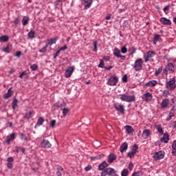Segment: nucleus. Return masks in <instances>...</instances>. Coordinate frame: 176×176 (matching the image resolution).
<instances>
[{
    "label": "nucleus",
    "mask_w": 176,
    "mask_h": 176,
    "mask_svg": "<svg viewBox=\"0 0 176 176\" xmlns=\"http://www.w3.org/2000/svg\"><path fill=\"white\" fill-rule=\"evenodd\" d=\"M159 39H160V35L156 34L153 38V44L156 45V43H157V42L159 41Z\"/></svg>",
    "instance_id": "nucleus-33"
},
{
    "label": "nucleus",
    "mask_w": 176,
    "mask_h": 176,
    "mask_svg": "<svg viewBox=\"0 0 176 176\" xmlns=\"http://www.w3.org/2000/svg\"><path fill=\"white\" fill-rule=\"evenodd\" d=\"M15 56H16V57H21V52H17Z\"/></svg>",
    "instance_id": "nucleus-59"
},
{
    "label": "nucleus",
    "mask_w": 176,
    "mask_h": 176,
    "mask_svg": "<svg viewBox=\"0 0 176 176\" xmlns=\"http://www.w3.org/2000/svg\"><path fill=\"white\" fill-rule=\"evenodd\" d=\"M85 171H90L91 170V166L88 165L87 167L85 168Z\"/></svg>",
    "instance_id": "nucleus-55"
},
{
    "label": "nucleus",
    "mask_w": 176,
    "mask_h": 176,
    "mask_svg": "<svg viewBox=\"0 0 176 176\" xmlns=\"http://www.w3.org/2000/svg\"><path fill=\"white\" fill-rule=\"evenodd\" d=\"M8 138H9L11 141H13V140L16 138V135L14 133H12L10 135L8 136Z\"/></svg>",
    "instance_id": "nucleus-44"
},
{
    "label": "nucleus",
    "mask_w": 176,
    "mask_h": 176,
    "mask_svg": "<svg viewBox=\"0 0 176 176\" xmlns=\"http://www.w3.org/2000/svg\"><path fill=\"white\" fill-rule=\"evenodd\" d=\"M166 89H168V90H170V91H173V90L175 89V78H170V80L166 83Z\"/></svg>",
    "instance_id": "nucleus-2"
},
{
    "label": "nucleus",
    "mask_w": 176,
    "mask_h": 176,
    "mask_svg": "<svg viewBox=\"0 0 176 176\" xmlns=\"http://www.w3.org/2000/svg\"><path fill=\"white\" fill-rule=\"evenodd\" d=\"M153 56H156L155 51H148L146 55L144 56L145 63H148Z\"/></svg>",
    "instance_id": "nucleus-7"
},
{
    "label": "nucleus",
    "mask_w": 176,
    "mask_h": 176,
    "mask_svg": "<svg viewBox=\"0 0 176 176\" xmlns=\"http://www.w3.org/2000/svg\"><path fill=\"white\" fill-rule=\"evenodd\" d=\"M47 49V45H46L44 47H43L38 52H39V53H46Z\"/></svg>",
    "instance_id": "nucleus-41"
},
{
    "label": "nucleus",
    "mask_w": 176,
    "mask_h": 176,
    "mask_svg": "<svg viewBox=\"0 0 176 176\" xmlns=\"http://www.w3.org/2000/svg\"><path fill=\"white\" fill-rule=\"evenodd\" d=\"M162 72V68H158L157 70L155 71V76H159V74H160V73Z\"/></svg>",
    "instance_id": "nucleus-47"
},
{
    "label": "nucleus",
    "mask_w": 176,
    "mask_h": 176,
    "mask_svg": "<svg viewBox=\"0 0 176 176\" xmlns=\"http://www.w3.org/2000/svg\"><path fill=\"white\" fill-rule=\"evenodd\" d=\"M42 148H50L52 146V144L47 140H43L41 143Z\"/></svg>",
    "instance_id": "nucleus-13"
},
{
    "label": "nucleus",
    "mask_w": 176,
    "mask_h": 176,
    "mask_svg": "<svg viewBox=\"0 0 176 176\" xmlns=\"http://www.w3.org/2000/svg\"><path fill=\"white\" fill-rule=\"evenodd\" d=\"M122 82H124V83H127V76L126 74L122 77Z\"/></svg>",
    "instance_id": "nucleus-50"
},
{
    "label": "nucleus",
    "mask_w": 176,
    "mask_h": 176,
    "mask_svg": "<svg viewBox=\"0 0 176 176\" xmlns=\"http://www.w3.org/2000/svg\"><path fill=\"white\" fill-rule=\"evenodd\" d=\"M56 120H51V122H50L51 127H52V128L56 127Z\"/></svg>",
    "instance_id": "nucleus-45"
},
{
    "label": "nucleus",
    "mask_w": 176,
    "mask_h": 176,
    "mask_svg": "<svg viewBox=\"0 0 176 176\" xmlns=\"http://www.w3.org/2000/svg\"><path fill=\"white\" fill-rule=\"evenodd\" d=\"M153 157L155 160H160V159H163V157H164V153L162 151L156 152L154 153Z\"/></svg>",
    "instance_id": "nucleus-10"
},
{
    "label": "nucleus",
    "mask_w": 176,
    "mask_h": 176,
    "mask_svg": "<svg viewBox=\"0 0 176 176\" xmlns=\"http://www.w3.org/2000/svg\"><path fill=\"white\" fill-rule=\"evenodd\" d=\"M168 9H170V6H166L164 8V12L166 13V12H167V10H168Z\"/></svg>",
    "instance_id": "nucleus-60"
},
{
    "label": "nucleus",
    "mask_w": 176,
    "mask_h": 176,
    "mask_svg": "<svg viewBox=\"0 0 176 176\" xmlns=\"http://www.w3.org/2000/svg\"><path fill=\"white\" fill-rule=\"evenodd\" d=\"M28 21H30V18L28 16H23L22 19L23 25H27V24H28Z\"/></svg>",
    "instance_id": "nucleus-30"
},
{
    "label": "nucleus",
    "mask_w": 176,
    "mask_h": 176,
    "mask_svg": "<svg viewBox=\"0 0 176 176\" xmlns=\"http://www.w3.org/2000/svg\"><path fill=\"white\" fill-rule=\"evenodd\" d=\"M75 70V67H69L66 71L65 74V78H71V75H72L74 71Z\"/></svg>",
    "instance_id": "nucleus-12"
},
{
    "label": "nucleus",
    "mask_w": 176,
    "mask_h": 176,
    "mask_svg": "<svg viewBox=\"0 0 176 176\" xmlns=\"http://www.w3.org/2000/svg\"><path fill=\"white\" fill-rule=\"evenodd\" d=\"M116 155L113 153L109 154L108 158H107V162L108 163H113L114 160H116Z\"/></svg>",
    "instance_id": "nucleus-18"
},
{
    "label": "nucleus",
    "mask_w": 176,
    "mask_h": 176,
    "mask_svg": "<svg viewBox=\"0 0 176 176\" xmlns=\"http://www.w3.org/2000/svg\"><path fill=\"white\" fill-rule=\"evenodd\" d=\"M149 135H151V130L145 129L143 131V133L142 134V138H144V140H146L149 138Z\"/></svg>",
    "instance_id": "nucleus-16"
},
{
    "label": "nucleus",
    "mask_w": 176,
    "mask_h": 176,
    "mask_svg": "<svg viewBox=\"0 0 176 176\" xmlns=\"http://www.w3.org/2000/svg\"><path fill=\"white\" fill-rule=\"evenodd\" d=\"M30 69H32V71H36L38 69V65L36 64H34L30 66Z\"/></svg>",
    "instance_id": "nucleus-40"
},
{
    "label": "nucleus",
    "mask_w": 176,
    "mask_h": 176,
    "mask_svg": "<svg viewBox=\"0 0 176 176\" xmlns=\"http://www.w3.org/2000/svg\"><path fill=\"white\" fill-rule=\"evenodd\" d=\"M156 85H157V81L156 80H151L146 83V86L148 87H154Z\"/></svg>",
    "instance_id": "nucleus-25"
},
{
    "label": "nucleus",
    "mask_w": 176,
    "mask_h": 176,
    "mask_svg": "<svg viewBox=\"0 0 176 176\" xmlns=\"http://www.w3.org/2000/svg\"><path fill=\"white\" fill-rule=\"evenodd\" d=\"M21 79H28V73L27 71H23L19 76Z\"/></svg>",
    "instance_id": "nucleus-27"
},
{
    "label": "nucleus",
    "mask_w": 176,
    "mask_h": 176,
    "mask_svg": "<svg viewBox=\"0 0 176 176\" xmlns=\"http://www.w3.org/2000/svg\"><path fill=\"white\" fill-rule=\"evenodd\" d=\"M121 175L122 176H127V175H129V170L128 169H124L121 172Z\"/></svg>",
    "instance_id": "nucleus-39"
},
{
    "label": "nucleus",
    "mask_w": 176,
    "mask_h": 176,
    "mask_svg": "<svg viewBox=\"0 0 176 176\" xmlns=\"http://www.w3.org/2000/svg\"><path fill=\"white\" fill-rule=\"evenodd\" d=\"M107 167H108V164H107V162H103L98 166V170L104 171Z\"/></svg>",
    "instance_id": "nucleus-21"
},
{
    "label": "nucleus",
    "mask_w": 176,
    "mask_h": 176,
    "mask_svg": "<svg viewBox=\"0 0 176 176\" xmlns=\"http://www.w3.org/2000/svg\"><path fill=\"white\" fill-rule=\"evenodd\" d=\"M152 94L147 92L142 96V98L143 101H146V102H148V101H151L152 100Z\"/></svg>",
    "instance_id": "nucleus-11"
},
{
    "label": "nucleus",
    "mask_w": 176,
    "mask_h": 176,
    "mask_svg": "<svg viewBox=\"0 0 176 176\" xmlns=\"http://www.w3.org/2000/svg\"><path fill=\"white\" fill-rule=\"evenodd\" d=\"M7 167L8 168H13V164H12V162H8L7 164Z\"/></svg>",
    "instance_id": "nucleus-52"
},
{
    "label": "nucleus",
    "mask_w": 176,
    "mask_h": 176,
    "mask_svg": "<svg viewBox=\"0 0 176 176\" xmlns=\"http://www.w3.org/2000/svg\"><path fill=\"white\" fill-rule=\"evenodd\" d=\"M121 53H122V54H126V53H127V48H126L125 46L121 48Z\"/></svg>",
    "instance_id": "nucleus-46"
},
{
    "label": "nucleus",
    "mask_w": 176,
    "mask_h": 176,
    "mask_svg": "<svg viewBox=\"0 0 176 176\" xmlns=\"http://www.w3.org/2000/svg\"><path fill=\"white\" fill-rule=\"evenodd\" d=\"M160 21H161L162 24L164 25H171V21L166 17L161 18Z\"/></svg>",
    "instance_id": "nucleus-14"
},
{
    "label": "nucleus",
    "mask_w": 176,
    "mask_h": 176,
    "mask_svg": "<svg viewBox=\"0 0 176 176\" xmlns=\"http://www.w3.org/2000/svg\"><path fill=\"white\" fill-rule=\"evenodd\" d=\"M99 68H104L105 66H104V60L100 59V64L98 65Z\"/></svg>",
    "instance_id": "nucleus-42"
},
{
    "label": "nucleus",
    "mask_w": 176,
    "mask_h": 176,
    "mask_svg": "<svg viewBox=\"0 0 176 176\" xmlns=\"http://www.w3.org/2000/svg\"><path fill=\"white\" fill-rule=\"evenodd\" d=\"M67 45H64L63 47L60 48V52H61V50H67Z\"/></svg>",
    "instance_id": "nucleus-57"
},
{
    "label": "nucleus",
    "mask_w": 176,
    "mask_h": 176,
    "mask_svg": "<svg viewBox=\"0 0 176 176\" xmlns=\"http://www.w3.org/2000/svg\"><path fill=\"white\" fill-rule=\"evenodd\" d=\"M12 94H13V91L9 89L8 93L4 95V98H6V100L10 98V97H12Z\"/></svg>",
    "instance_id": "nucleus-29"
},
{
    "label": "nucleus",
    "mask_w": 176,
    "mask_h": 176,
    "mask_svg": "<svg viewBox=\"0 0 176 176\" xmlns=\"http://www.w3.org/2000/svg\"><path fill=\"white\" fill-rule=\"evenodd\" d=\"M66 105L67 104L64 102H58L54 104V108H60V110H63V109L65 108Z\"/></svg>",
    "instance_id": "nucleus-17"
},
{
    "label": "nucleus",
    "mask_w": 176,
    "mask_h": 176,
    "mask_svg": "<svg viewBox=\"0 0 176 176\" xmlns=\"http://www.w3.org/2000/svg\"><path fill=\"white\" fill-rule=\"evenodd\" d=\"M113 55L117 57V58H120L121 60H126V56H123L120 53V50L118 48L113 50Z\"/></svg>",
    "instance_id": "nucleus-8"
},
{
    "label": "nucleus",
    "mask_w": 176,
    "mask_h": 176,
    "mask_svg": "<svg viewBox=\"0 0 176 176\" xmlns=\"http://www.w3.org/2000/svg\"><path fill=\"white\" fill-rule=\"evenodd\" d=\"M31 116H32V112L30 111L28 113H26L25 118H26V119H30Z\"/></svg>",
    "instance_id": "nucleus-43"
},
{
    "label": "nucleus",
    "mask_w": 176,
    "mask_h": 176,
    "mask_svg": "<svg viewBox=\"0 0 176 176\" xmlns=\"http://www.w3.org/2000/svg\"><path fill=\"white\" fill-rule=\"evenodd\" d=\"M129 145L127 144V143L124 142L123 143L120 147V151L121 153H123V152H125L126 150L127 149Z\"/></svg>",
    "instance_id": "nucleus-23"
},
{
    "label": "nucleus",
    "mask_w": 176,
    "mask_h": 176,
    "mask_svg": "<svg viewBox=\"0 0 176 176\" xmlns=\"http://www.w3.org/2000/svg\"><path fill=\"white\" fill-rule=\"evenodd\" d=\"M119 81V78L118 76H111L107 82L109 86H116L118 85V82Z\"/></svg>",
    "instance_id": "nucleus-3"
},
{
    "label": "nucleus",
    "mask_w": 176,
    "mask_h": 176,
    "mask_svg": "<svg viewBox=\"0 0 176 176\" xmlns=\"http://www.w3.org/2000/svg\"><path fill=\"white\" fill-rule=\"evenodd\" d=\"M8 163H13L14 162V159L12 157H10L7 160Z\"/></svg>",
    "instance_id": "nucleus-49"
},
{
    "label": "nucleus",
    "mask_w": 176,
    "mask_h": 176,
    "mask_svg": "<svg viewBox=\"0 0 176 176\" xmlns=\"http://www.w3.org/2000/svg\"><path fill=\"white\" fill-rule=\"evenodd\" d=\"M115 173H116L115 169H113L112 168H107L102 171L101 175L102 176H107V175L111 176L113 174H115Z\"/></svg>",
    "instance_id": "nucleus-6"
},
{
    "label": "nucleus",
    "mask_w": 176,
    "mask_h": 176,
    "mask_svg": "<svg viewBox=\"0 0 176 176\" xmlns=\"http://www.w3.org/2000/svg\"><path fill=\"white\" fill-rule=\"evenodd\" d=\"M142 64H144V61L142 58L136 60L133 66L135 71H141L142 69Z\"/></svg>",
    "instance_id": "nucleus-4"
},
{
    "label": "nucleus",
    "mask_w": 176,
    "mask_h": 176,
    "mask_svg": "<svg viewBox=\"0 0 176 176\" xmlns=\"http://www.w3.org/2000/svg\"><path fill=\"white\" fill-rule=\"evenodd\" d=\"M170 136H168V134L165 133L164 135V137L161 138L160 141L161 142H164V144H167L168 141H170Z\"/></svg>",
    "instance_id": "nucleus-20"
},
{
    "label": "nucleus",
    "mask_w": 176,
    "mask_h": 176,
    "mask_svg": "<svg viewBox=\"0 0 176 176\" xmlns=\"http://www.w3.org/2000/svg\"><path fill=\"white\" fill-rule=\"evenodd\" d=\"M94 157V159H96V160L102 159V157H104V155H96Z\"/></svg>",
    "instance_id": "nucleus-51"
},
{
    "label": "nucleus",
    "mask_w": 176,
    "mask_h": 176,
    "mask_svg": "<svg viewBox=\"0 0 176 176\" xmlns=\"http://www.w3.org/2000/svg\"><path fill=\"white\" fill-rule=\"evenodd\" d=\"M175 71V69L174 68V65L173 63H168L164 69V74L165 75H167L168 72L170 74H173Z\"/></svg>",
    "instance_id": "nucleus-5"
},
{
    "label": "nucleus",
    "mask_w": 176,
    "mask_h": 176,
    "mask_svg": "<svg viewBox=\"0 0 176 176\" xmlns=\"http://www.w3.org/2000/svg\"><path fill=\"white\" fill-rule=\"evenodd\" d=\"M93 3V0H87L85 1V9H89Z\"/></svg>",
    "instance_id": "nucleus-26"
},
{
    "label": "nucleus",
    "mask_w": 176,
    "mask_h": 176,
    "mask_svg": "<svg viewBox=\"0 0 176 176\" xmlns=\"http://www.w3.org/2000/svg\"><path fill=\"white\" fill-rule=\"evenodd\" d=\"M157 130L158 133H160V134L161 135H163V127H162V126L158 125L157 126Z\"/></svg>",
    "instance_id": "nucleus-36"
},
{
    "label": "nucleus",
    "mask_w": 176,
    "mask_h": 176,
    "mask_svg": "<svg viewBox=\"0 0 176 176\" xmlns=\"http://www.w3.org/2000/svg\"><path fill=\"white\" fill-rule=\"evenodd\" d=\"M103 60H104V61H109L110 58L109 56H104Z\"/></svg>",
    "instance_id": "nucleus-58"
},
{
    "label": "nucleus",
    "mask_w": 176,
    "mask_h": 176,
    "mask_svg": "<svg viewBox=\"0 0 176 176\" xmlns=\"http://www.w3.org/2000/svg\"><path fill=\"white\" fill-rule=\"evenodd\" d=\"M94 47L93 52H97V41H94Z\"/></svg>",
    "instance_id": "nucleus-48"
},
{
    "label": "nucleus",
    "mask_w": 176,
    "mask_h": 176,
    "mask_svg": "<svg viewBox=\"0 0 176 176\" xmlns=\"http://www.w3.org/2000/svg\"><path fill=\"white\" fill-rule=\"evenodd\" d=\"M140 173L141 172L133 173L132 176H140Z\"/></svg>",
    "instance_id": "nucleus-62"
},
{
    "label": "nucleus",
    "mask_w": 176,
    "mask_h": 176,
    "mask_svg": "<svg viewBox=\"0 0 176 176\" xmlns=\"http://www.w3.org/2000/svg\"><path fill=\"white\" fill-rule=\"evenodd\" d=\"M169 104H170V100H168V98H166L162 100L161 107H162V108H167V107H168Z\"/></svg>",
    "instance_id": "nucleus-22"
},
{
    "label": "nucleus",
    "mask_w": 176,
    "mask_h": 176,
    "mask_svg": "<svg viewBox=\"0 0 176 176\" xmlns=\"http://www.w3.org/2000/svg\"><path fill=\"white\" fill-rule=\"evenodd\" d=\"M172 148L173 151H172V154L173 156H176V140H175L172 144Z\"/></svg>",
    "instance_id": "nucleus-31"
},
{
    "label": "nucleus",
    "mask_w": 176,
    "mask_h": 176,
    "mask_svg": "<svg viewBox=\"0 0 176 176\" xmlns=\"http://www.w3.org/2000/svg\"><path fill=\"white\" fill-rule=\"evenodd\" d=\"M113 107L118 112H120L122 115H124V106L123 104H114Z\"/></svg>",
    "instance_id": "nucleus-9"
},
{
    "label": "nucleus",
    "mask_w": 176,
    "mask_h": 176,
    "mask_svg": "<svg viewBox=\"0 0 176 176\" xmlns=\"http://www.w3.org/2000/svg\"><path fill=\"white\" fill-rule=\"evenodd\" d=\"M124 129L128 134H131V133H133L134 129H133V126H125Z\"/></svg>",
    "instance_id": "nucleus-24"
},
{
    "label": "nucleus",
    "mask_w": 176,
    "mask_h": 176,
    "mask_svg": "<svg viewBox=\"0 0 176 176\" xmlns=\"http://www.w3.org/2000/svg\"><path fill=\"white\" fill-rule=\"evenodd\" d=\"M120 97L122 101H125L126 102H134V101H135V96H130L127 94H120Z\"/></svg>",
    "instance_id": "nucleus-1"
},
{
    "label": "nucleus",
    "mask_w": 176,
    "mask_h": 176,
    "mask_svg": "<svg viewBox=\"0 0 176 176\" xmlns=\"http://www.w3.org/2000/svg\"><path fill=\"white\" fill-rule=\"evenodd\" d=\"M170 119H173V113H170L169 116L166 118L167 122H169Z\"/></svg>",
    "instance_id": "nucleus-54"
},
{
    "label": "nucleus",
    "mask_w": 176,
    "mask_h": 176,
    "mask_svg": "<svg viewBox=\"0 0 176 176\" xmlns=\"http://www.w3.org/2000/svg\"><path fill=\"white\" fill-rule=\"evenodd\" d=\"M8 41H9V36L6 35H3L0 37V42H8Z\"/></svg>",
    "instance_id": "nucleus-32"
},
{
    "label": "nucleus",
    "mask_w": 176,
    "mask_h": 176,
    "mask_svg": "<svg viewBox=\"0 0 176 176\" xmlns=\"http://www.w3.org/2000/svg\"><path fill=\"white\" fill-rule=\"evenodd\" d=\"M3 52H4L5 53H10V52H12V49L10 48V47L8 46L3 48Z\"/></svg>",
    "instance_id": "nucleus-37"
},
{
    "label": "nucleus",
    "mask_w": 176,
    "mask_h": 176,
    "mask_svg": "<svg viewBox=\"0 0 176 176\" xmlns=\"http://www.w3.org/2000/svg\"><path fill=\"white\" fill-rule=\"evenodd\" d=\"M133 148H134L131 152L128 153V156L131 159L134 157V156H135V153H137V149H138L137 144H135L133 146Z\"/></svg>",
    "instance_id": "nucleus-15"
},
{
    "label": "nucleus",
    "mask_w": 176,
    "mask_h": 176,
    "mask_svg": "<svg viewBox=\"0 0 176 176\" xmlns=\"http://www.w3.org/2000/svg\"><path fill=\"white\" fill-rule=\"evenodd\" d=\"M111 16H112V14H108V16H106V20H109L111 19Z\"/></svg>",
    "instance_id": "nucleus-64"
},
{
    "label": "nucleus",
    "mask_w": 176,
    "mask_h": 176,
    "mask_svg": "<svg viewBox=\"0 0 176 176\" xmlns=\"http://www.w3.org/2000/svg\"><path fill=\"white\" fill-rule=\"evenodd\" d=\"M133 165L132 163H130L129 165V170H133Z\"/></svg>",
    "instance_id": "nucleus-63"
},
{
    "label": "nucleus",
    "mask_w": 176,
    "mask_h": 176,
    "mask_svg": "<svg viewBox=\"0 0 176 176\" xmlns=\"http://www.w3.org/2000/svg\"><path fill=\"white\" fill-rule=\"evenodd\" d=\"M58 40V37H55L54 38H51L47 40V46H52V45H54L56 42Z\"/></svg>",
    "instance_id": "nucleus-19"
},
{
    "label": "nucleus",
    "mask_w": 176,
    "mask_h": 176,
    "mask_svg": "<svg viewBox=\"0 0 176 176\" xmlns=\"http://www.w3.org/2000/svg\"><path fill=\"white\" fill-rule=\"evenodd\" d=\"M14 24H16V25H17V24H20V18H16L14 20Z\"/></svg>",
    "instance_id": "nucleus-53"
},
{
    "label": "nucleus",
    "mask_w": 176,
    "mask_h": 176,
    "mask_svg": "<svg viewBox=\"0 0 176 176\" xmlns=\"http://www.w3.org/2000/svg\"><path fill=\"white\" fill-rule=\"evenodd\" d=\"M62 111H63V116H67V115L68 114V112H69V109L65 107L62 109Z\"/></svg>",
    "instance_id": "nucleus-35"
},
{
    "label": "nucleus",
    "mask_w": 176,
    "mask_h": 176,
    "mask_svg": "<svg viewBox=\"0 0 176 176\" xmlns=\"http://www.w3.org/2000/svg\"><path fill=\"white\" fill-rule=\"evenodd\" d=\"M15 69H14V68H12V69H11L10 71H9V74H14V72H15Z\"/></svg>",
    "instance_id": "nucleus-61"
},
{
    "label": "nucleus",
    "mask_w": 176,
    "mask_h": 176,
    "mask_svg": "<svg viewBox=\"0 0 176 176\" xmlns=\"http://www.w3.org/2000/svg\"><path fill=\"white\" fill-rule=\"evenodd\" d=\"M60 51L59 50L56 52V54L54 56V59L57 58L58 56L60 54Z\"/></svg>",
    "instance_id": "nucleus-56"
},
{
    "label": "nucleus",
    "mask_w": 176,
    "mask_h": 176,
    "mask_svg": "<svg viewBox=\"0 0 176 176\" xmlns=\"http://www.w3.org/2000/svg\"><path fill=\"white\" fill-rule=\"evenodd\" d=\"M44 122H45V119H43V118L42 117L39 118L36 124L35 128H36L37 126H42Z\"/></svg>",
    "instance_id": "nucleus-28"
},
{
    "label": "nucleus",
    "mask_w": 176,
    "mask_h": 176,
    "mask_svg": "<svg viewBox=\"0 0 176 176\" xmlns=\"http://www.w3.org/2000/svg\"><path fill=\"white\" fill-rule=\"evenodd\" d=\"M28 36H29V38H30L31 39H34V38H35V32L31 30V31L28 33Z\"/></svg>",
    "instance_id": "nucleus-34"
},
{
    "label": "nucleus",
    "mask_w": 176,
    "mask_h": 176,
    "mask_svg": "<svg viewBox=\"0 0 176 176\" xmlns=\"http://www.w3.org/2000/svg\"><path fill=\"white\" fill-rule=\"evenodd\" d=\"M19 103V100L17 99H14L12 102V108L13 109H16V107H17V104Z\"/></svg>",
    "instance_id": "nucleus-38"
}]
</instances>
